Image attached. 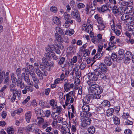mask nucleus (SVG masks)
I'll use <instances>...</instances> for the list:
<instances>
[{
	"label": "nucleus",
	"mask_w": 134,
	"mask_h": 134,
	"mask_svg": "<svg viewBox=\"0 0 134 134\" xmlns=\"http://www.w3.org/2000/svg\"><path fill=\"white\" fill-rule=\"evenodd\" d=\"M97 110L98 112L101 114H103L104 112V109L101 107H98L97 108Z\"/></svg>",
	"instance_id": "864d4df0"
},
{
	"label": "nucleus",
	"mask_w": 134,
	"mask_h": 134,
	"mask_svg": "<svg viewBox=\"0 0 134 134\" xmlns=\"http://www.w3.org/2000/svg\"><path fill=\"white\" fill-rule=\"evenodd\" d=\"M59 114H58L57 113L55 112H53L51 114V116L52 118L54 119H57V118L58 117Z\"/></svg>",
	"instance_id": "37998d69"
},
{
	"label": "nucleus",
	"mask_w": 134,
	"mask_h": 134,
	"mask_svg": "<svg viewBox=\"0 0 134 134\" xmlns=\"http://www.w3.org/2000/svg\"><path fill=\"white\" fill-rule=\"evenodd\" d=\"M121 10L115 5H114L113 8V12L114 14L120 15L121 13Z\"/></svg>",
	"instance_id": "f3484780"
},
{
	"label": "nucleus",
	"mask_w": 134,
	"mask_h": 134,
	"mask_svg": "<svg viewBox=\"0 0 134 134\" xmlns=\"http://www.w3.org/2000/svg\"><path fill=\"white\" fill-rule=\"evenodd\" d=\"M73 93V91H71L68 93L66 95H64V100H65V97L66 96V99L65 100V104H63V106L65 109L66 106L68 107V109L71 108L70 105H71L70 104V103H72L74 101V98L72 96Z\"/></svg>",
	"instance_id": "f257e3e1"
},
{
	"label": "nucleus",
	"mask_w": 134,
	"mask_h": 134,
	"mask_svg": "<svg viewBox=\"0 0 134 134\" xmlns=\"http://www.w3.org/2000/svg\"><path fill=\"white\" fill-rule=\"evenodd\" d=\"M99 69L104 72H106L108 70V68L107 67L106 65L103 63H101L99 65Z\"/></svg>",
	"instance_id": "dca6fc26"
},
{
	"label": "nucleus",
	"mask_w": 134,
	"mask_h": 134,
	"mask_svg": "<svg viewBox=\"0 0 134 134\" xmlns=\"http://www.w3.org/2000/svg\"><path fill=\"white\" fill-rule=\"evenodd\" d=\"M54 65V63L52 62H51L47 63V65H46V68L47 70H50V69L51 67H53Z\"/></svg>",
	"instance_id": "72a5a7b5"
},
{
	"label": "nucleus",
	"mask_w": 134,
	"mask_h": 134,
	"mask_svg": "<svg viewBox=\"0 0 134 134\" xmlns=\"http://www.w3.org/2000/svg\"><path fill=\"white\" fill-rule=\"evenodd\" d=\"M16 85L21 89H23L25 87L24 82L22 83V81L20 80H18Z\"/></svg>",
	"instance_id": "2f4dec72"
},
{
	"label": "nucleus",
	"mask_w": 134,
	"mask_h": 134,
	"mask_svg": "<svg viewBox=\"0 0 134 134\" xmlns=\"http://www.w3.org/2000/svg\"><path fill=\"white\" fill-rule=\"evenodd\" d=\"M31 116L32 112L31 111H29L25 114V116L27 122L29 123L30 122Z\"/></svg>",
	"instance_id": "ddd939ff"
},
{
	"label": "nucleus",
	"mask_w": 134,
	"mask_h": 134,
	"mask_svg": "<svg viewBox=\"0 0 134 134\" xmlns=\"http://www.w3.org/2000/svg\"><path fill=\"white\" fill-rule=\"evenodd\" d=\"M91 98H92L91 95H86L84 97L83 99L82 100L83 104H88L90 102Z\"/></svg>",
	"instance_id": "a211bd4d"
},
{
	"label": "nucleus",
	"mask_w": 134,
	"mask_h": 134,
	"mask_svg": "<svg viewBox=\"0 0 134 134\" xmlns=\"http://www.w3.org/2000/svg\"><path fill=\"white\" fill-rule=\"evenodd\" d=\"M130 2L126 1L125 0H121L119 2V4L122 7L128 5L130 4Z\"/></svg>",
	"instance_id": "b1692460"
},
{
	"label": "nucleus",
	"mask_w": 134,
	"mask_h": 134,
	"mask_svg": "<svg viewBox=\"0 0 134 134\" xmlns=\"http://www.w3.org/2000/svg\"><path fill=\"white\" fill-rule=\"evenodd\" d=\"M71 16L73 19H75L77 22L80 23L81 21V18L80 15L77 9H75L72 11L71 13Z\"/></svg>",
	"instance_id": "39448f33"
},
{
	"label": "nucleus",
	"mask_w": 134,
	"mask_h": 134,
	"mask_svg": "<svg viewBox=\"0 0 134 134\" xmlns=\"http://www.w3.org/2000/svg\"><path fill=\"white\" fill-rule=\"evenodd\" d=\"M84 54L83 56L84 57H86L87 56H88L90 53V52L89 51L88 49H87L84 50Z\"/></svg>",
	"instance_id": "c03bdc74"
},
{
	"label": "nucleus",
	"mask_w": 134,
	"mask_h": 134,
	"mask_svg": "<svg viewBox=\"0 0 134 134\" xmlns=\"http://www.w3.org/2000/svg\"><path fill=\"white\" fill-rule=\"evenodd\" d=\"M64 88L66 92H68L71 89L73 88L74 85L69 81L67 79H64L63 81Z\"/></svg>",
	"instance_id": "20e7f679"
},
{
	"label": "nucleus",
	"mask_w": 134,
	"mask_h": 134,
	"mask_svg": "<svg viewBox=\"0 0 134 134\" xmlns=\"http://www.w3.org/2000/svg\"><path fill=\"white\" fill-rule=\"evenodd\" d=\"M12 94H13L14 97H16V96H17L18 99H19L20 98V96L21 95V92L20 90H18L16 89L12 92Z\"/></svg>",
	"instance_id": "2eb2a0df"
},
{
	"label": "nucleus",
	"mask_w": 134,
	"mask_h": 134,
	"mask_svg": "<svg viewBox=\"0 0 134 134\" xmlns=\"http://www.w3.org/2000/svg\"><path fill=\"white\" fill-rule=\"evenodd\" d=\"M57 105L55 104V109L56 108V110L55 112L57 113H61L62 111V108L60 106H57Z\"/></svg>",
	"instance_id": "4d7b16f0"
},
{
	"label": "nucleus",
	"mask_w": 134,
	"mask_h": 134,
	"mask_svg": "<svg viewBox=\"0 0 134 134\" xmlns=\"http://www.w3.org/2000/svg\"><path fill=\"white\" fill-rule=\"evenodd\" d=\"M13 95L12 96V94L10 95L9 96H8V98L9 99H11V102H13L15 101V99L16 98V97H15L13 96V94H12Z\"/></svg>",
	"instance_id": "13d9d810"
},
{
	"label": "nucleus",
	"mask_w": 134,
	"mask_h": 134,
	"mask_svg": "<svg viewBox=\"0 0 134 134\" xmlns=\"http://www.w3.org/2000/svg\"><path fill=\"white\" fill-rule=\"evenodd\" d=\"M53 120V121L52 122L51 125L53 127L56 128L58 126V121H57V120L56 119H54Z\"/></svg>",
	"instance_id": "a19ab883"
},
{
	"label": "nucleus",
	"mask_w": 134,
	"mask_h": 134,
	"mask_svg": "<svg viewBox=\"0 0 134 134\" xmlns=\"http://www.w3.org/2000/svg\"><path fill=\"white\" fill-rule=\"evenodd\" d=\"M133 11V8L132 6H129L126 7L124 10V12L125 13H130Z\"/></svg>",
	"instance_id": "bb28decb"
},
{
	"label": "nucleus",
	"mask_w": 134,
	"mask_h": 134,
	"mask_svg": "<svg viewBox=\"0 0 134 134\" xmlns=\"http://www.w3.org/2000/svg\"><path fill=\"white\" fill-rule=\"evenodd\" d=\"M73 23V21L71 20H66L63 25V26L65 28H67L71 24Z\"/></svg>",
	"instance_id": "393cba45"
},
{
	"label": "nucleus",
	"mask_w": 134,
	"mask_h": 134,
	"mask_svg": "<svg viewBox=\"0 0 134 134\" xmlns=\"http://www.w3.org/2000/svg\"><path fill=\"white\" fill-rule=\"evenodd\" d=\"M131 17H130L129 15H127L126 13H125L122 15L121 17V19L125 21L124 23L126 24L125 22L126 21H129L130 20V19Z\"/></svg>",
	"instance_id": "412c9836"
},
{
	"label": "nucleus",
	"mask_w": 134,
	"mask_h": 134,
	"mask_svg": "<svg viewBox=\"0 0 134 134\" xmlns=\"http://www.w3.org/2000/svg\"><path fill=\"white\" fill-rule=\"evenodd\" d=\"M74 32V31L73 30H66L65 31V35H68L71 36L73 35Z\"/></svg>",
	"instance_id": "79ce46f5"
},
{
	"label": "nucleus",
	"mask_w": 134,
	"mask_h": 134,
	"mask_svg": "<svg viewBox=\"0 0 134 134\" xmlns=\"http://www.w3.org/2000/svg\"><path fill=\"white\" fill-rule=\"evenodd\" d=\"M132 54L130 51H127L125 54V58L126 60H130L131 58H132Z\"/></svg>",
	"instance_id": "6ab92c4d"
},
{
	"label": "nucleus",
	"mask_w": 134,
	"mask_h": 134,
	"mask_svg": "<svg viewBox=\"0 0 134 134\" xmlns=\"http://www.w3.org/2000/svg\"><path fill=\"white\" fill-rule=\"evenodd\" d=\"M35 112L36 114H41V109L38 108H36L35 109Z\"/></svg>",
	"instance_id": "69168bd1"
},
{
	"label": "nucleus",
	"mask_w": 134,
	"mask_h": 134,
	"mask_svg": "<svg viewBox=\"0 0 134 134\" xmlns=\"http://www.w3.org/2000/svg\"><path fill=\"white\" fill-rule=\"evenodd\" d=\"M73 124L70 127L72 131L73 132H75L76 130V127L77 125V122H73Z\"/></svg>",
	"instance_id": "c756f323"
},
{
	"label": "nucleus",
	"mask_w": 134,
	"mask_h": 134,
	"mask_svg": "<svg viewBox=\"0 0 134 134\" xmlns=\"http://www.w3.org/2000/svg\"><path fill=\"white\" fill-rule=\"evenodd\" d=\"M86 65L85 62L83 61L80 65V68L82 70H83L86 68Z\"/></svg>",
	"instance_id": "5fc2aeb1"
},
{
	"label": "nucleus",
	"mask_w": 134,
	"mask_h": 134,
	"mask_svg": "<svg viewBox=\"0 0 134 134\" xmlns=\"http://www.w3.org/2000/svg\"><path fill=\"white\" fill-rule=\"evenodd\" d=\"M97 9L99 12L100 13L104 12L108 9L107 4H104L101 7L97 8Z\"/></svg>",
	"instance_id": "f8f14e48"
},
{
	"label": "nucleus",
	"mask_w": 134,
	"mask_h": 134,
	"mask_svg": "<svg viewBox=\"0 0 134 134\" xmlns=\"http://www.w3.org/2000/svg\"><path fill=\"white\" fill-rule=\"evenodd\" d=\"M28 85L30 86L26 85L25 86V89L28 91L31 92H33L34 90V88L33 87V82L31 81Z\"/></svg>",
	"instance_id": "4468645a"
},
{
	"label": "nucleus",
	"mask_w": 134,
	"mask_h": 134,
	"mask_svg": "<svg viewBox=\"0 0 134 134\" xmlns=\"http://www.w3.org/2000/svg\"><path fill=\"white\" fill-rule=\"evenodd\" d=\"M102 92L103 90L102 87L99 86L96 89L95 93L91 94V98L92 99H99L100 97V94L102 93Z\"/></svg>",
	"instance_id": "7ed1b4c3"
},
{
	"label": "nucleus",
	"mask_w": 134,
	"mask_h": 134,
	"mask_svg": "<svg viewBox=\"0 0 134 134\" xmlns=\"http://www.w3.org/2000/svg\"><path fill=\"white\" fill-rule=\"evenodd\" d=\"M112 119L114 124L116 125H118L120 123V119L115 116H113Z\"/></svg>",
	"instance_id": "cd10ccee"
},
{
	"label": "nucleus",
	"mask_w": 134,
	"mask_h": 134,
	"mask_svg": "<svg viewBox=\"0 0 134 134\" xmlns=\"http://www.w3.org/2000/svg\"><path fill=\"white\" fill-rule=\"evenodd\" d=\"M24 79L25 82L27 84H29L30 82V79L29 77V76H27L26 77H25V78H23Z\"/></svg>",
	"instance_id": "0e129e2a"
},
{
	"label": "nucleus",
	"mask_w": 134,
	"mask_h": 134,
	"mask_svg": "<svg viewBox=\"0 0 134 134\" xmlns=\"http://www.w3.org/2000/svg\"><path fill=\"white\" fill-rule=\"evenodd\" d=\"M92 42L96 44H98L101 41L96 36H93L91 39Z\"/></svg>",
	"instance_id": "c85d7f7f"
},
{
	"label": "nucleus",
	"mask_w": 134,
	"mask_h": 134,
	"mask_svg": "<svg viewBox=\"0 0 134 134\" xmlns=\"http://www.w3.org/2000/svg\"><path fill=\"white\" fill-rule=\"evenodd\" d=\"M29 74L30 75L34 82L36 83H38L39 82V80L34 72H29Z\"/></svg>",
	"instance_id": "9d476101"
},
{
	"label": "nucleus",
	"mask_w": 134,
	"mask_h": 134,
	"mask_svg": "<svg viewBox=\"0 0 134 134\" xmlns=\"http://www.w3.org/2000/svg\"><path fill=\"white\" fill-rule=\"evenodd\" d=\"M77 6L78 9H81L84 8L85 5L84 4L80 3L77 4Z\"/></svg>",
	"instance_id": "052dcab7"
},
{
	"label": "nucleus",
	"mask_w": 134,
	"mask_h": 134,
	"mask_svg": "<svg viewBox=\"0 0 134 134\" xmlns=\"http://www.w3.org/2000/svg\"><path fill=\"white\" fill-rule=\"evenodd\" d=\"M100 77L102 79L103 81L104 80L107 82L108 80L107 77L104 73H102L100 75Z\"/></svg>",
	"instance_id": "49530a36"
},
{
	"label": "nucleus",
	"mask_w": 134,
	"mask_h": 134,
	"mask_svg": "<svg viewBox=\"0 0 134 134\" xmlns=\"http://www.w3.org/2000/svg\"><path fill=\"white\" fill-rule=\"evenodd\" d=\"M75 76L77 78H79L81 76V72L79 70L77 67V68L75 69Z\"/></svg>",
	"instance_id": "ea45409f"
},
{
	"label": "nucleus",
	"mask_w": 134,
	"mask_h": 134,
	"mask_svg": "<svg viewBox=\"0 0 134 134\" xmlns=\"http://www.w3.org/2000/svg\"><path fill=\"white\" fill-rule=\"evenodd\" d=\"M45 57H43L42 58V63L43 65L46 67V65L48 63V62Z\"/></svg>",
	"instance_id": "6e6d98bb"
},
{
	"label": "nucleus",
	"mask_w": 134,
	"mask_h": 134,
	"mask_svg": "<svg viewBox=\"0 0 134 134\" xmlns=\"http://www.w3.org/2000/svg\"><path fill=\"white\" fill-rule=\"evenodd\" d=\"M101 105L102 106L104 107H109L110 106V104L109 102L107 100H105L102 102Z\"/></svg>",
	"instance_id": "473e14b6"
},
{
	"label": "nucleus",
	"mask_w": 134,
	"mask_h": 134,
	"mask_svg": "<svg viewBox=\"0 0 134 134\" xmlns=\"http://www.w3.org/2000/svg\"><path fill=\"white\" fill-rule=\"evenodd\" d=\"M88 84L90 86L89 87V92L90 93L94 94L95 93V91L99 85L96 84V82L91 83L89 82Z\"/></svg>",
	"instance_id": "423d86ee"
},
{
	"label": "nucleus",
	"mask_w": 134,
	"mask_h": 134,
	"mask_svg": "<svg viewBox=\"0 0 134 134\" xmlns=\"http://www.w3.org/2000/svg\"><path fill=\"white\" fill-rule=\"evenodd\" d=\"M56 33L55 34V39L58 42H63L64 40L61 36L59 34L63 35L64 34V33L61 29L59 27H56L55 28Z\"/></svg>",
	"instance_id": "f03ea898"
},
{
	"label": "nucleus",
	"mask_w": 134,
	"mask_h": 134,
	"mask_svg": "<svg viewBox=\"0 0 134 134\" xmlns=\"http://www.w3.org/2000/svg\"><path fill=\"white\" fill-rule=\"evenodd\" d=\"M83 105L82 107V109L83 111L85 112H88L90 109V108L89 105L87 104H83Z\"/></svg>",
	"instance_id": "a878e982"
},
{
	"label": "nucleus",
	"mask_w": 134,
	"mask_h": 134,
	"mask_svg": "<svg viewBox=\"0 0 134 134\" xmlns=\"http://www.w3.org/2000/svg\"><path fill=\"white\" fill-rule=\"evenodd\" d=\"M97 3L95 1H93L92 3L91 4H88V6L89 8H90V9L91 10V11L90 12V13L92 12V13H94V10L96 9L97 7Z\"/></svg>",
	"instance_id": "9b49d317"
},
{
	"label": "nucleus",
	"mask_w": 134,
	"mask_h": 134,
	"mask_svg": "<svg viewBox=\"0 0 134 134\" xmlns=\"http://www.w3.org/2000/svg\"><path fill=\"white\" fill-rule=\"evenodd\" d=\"M82 93V88H79L78 91V94L77 97L78 98V99H80L81 98V94Z\"/></svg>",
	"instance_id": "09e8293b"
},
{
	"label": "nucleus",
	"mask_w": 134,
	"mask_h": 134,
	"mask_svg": "<svg viewBox=\"0 0 134 134\" xmlns=\"http://www.w3.org/2000/svg\"><path fill=\"white\" fill-rule=\"evenodd\" d=\"M68 125V124L66 122L64 121L62 123V129H63L65 131H66V129L68 127L67 126Z\"/></svg>",
	"instance_id": "58836bf2"
},
{
	"label": "nucleus",
	"mask_w": 134,
	"mask_h": 134,
	"mask_svg": "<svg viewBox=\"0 0 134 134\" xmlns=\"http://www.w3.org/2000/svg\"><path fill=\"white\" fill-rule=\"evenodd\" d=\"M24 129L23 128H20L18 129L17 134H23L24 132Z\"/></svg>",
	"instance_id": "338daca9"
},
{
	"label": "nucleus",
	"mask_w": 134,
	"mask_h": 134,
	"mask_svg": "<svg viewBox=\"0 0 134 134\" xmlns=\"http://www.w3.org/2000/svg\"><path fill=\"white\" fill-rule=\"evenodd\" d=\"M95 75L97 76L100 75L102 74V72L100 69H96L93 72Z\"/></svg>",
	"instance_id": "e433bc0d"
},
{
	"label": "nucleus",
	"mask_w": 134,
	"mask_h": 134,
	"mask_svg": "<svg viewBox=\"0 0 134 134\" xmlns=\"http://www.w3.org/2000/svg\"><path fill=\"white\" fill-rule=\"evenodd\" d=\"M49 104L51 105L52 106V109H55V105H57V104L54 99L51 100L49 102Z\"/></svg>",
	"instance_id": "a18cd8bd"
},
{
	"label": "nucleus",
	"mask_w": 134,
	"mask_h": 134,
	"mask_svg": "<svg viewBox=\"0 0 134 134\" xmlns=\"http://www.w3.org/2000/svg\"><path fill=\"white\" fill-rule=\"evenodd\" d=\"M53 21L54 24L58 25H60V21L59 18L57 17H54L53 18Z\"/></svg>",
	"instance_id": "f704fd0d"
},
{
	"label": "nucleus",
	"mask_w": 134,
	"mask_h": 134,
	"mask_svg": "<svg viewBox=\"0 0 134 134\" xmlns=\"http://www.w3.org/2000/svg\"><path fill=\"white\" fill-rule=\"evenodd\" d=\"M34 127L33 125H28L26 127L27 131L30 132L31 131L34 129Z\"/></svg>",
	"instance_id": "de8ad7c7"
},
{
	"label": "nucleus",
	"mask_w": 134,
	"mask_h": 134,
	"mask_svg": "<svg viewBox=\"0 0 134 134\" xmlns=\"http://www.w3.org/2000/svg\"><path fill=\"white\" fill-rule=\"evenodd\" d=\"M104 62L107 65L110 66L112 63L111 57H105L104 58Z\"/></svg>",
	"instance_id": "4be33fe9"
},
{
	"label": "nucleus",
	"mask_w": 134,
	"mask_h": 134,
	"mask_svg": "<svg viewBox=\"0 0 134 134\" xmlns=\"http://www.w3.org/2000/svg\"><path fill=\"white\" fill-rule=\"evenodd\" d=\"M93 30L92 25L90 24L86 28H85L86 31L91 35H92V31Z\"/></svg>",
	"instance_id": "5701e85b"
},
{
	"label": "nucleus",
	"mask_w": 134,
	"mask_h": 134,
	"mask_svg": "<svg viewBox=\"0 0 134 134\" xmlns=\"http://www.w3.org/2000/svg\"><path fill=\"white\" fill-rule=\"evenodd\" d=\"M86 112L83 111V112H81L80 113V119H81V120H82V119L83 120V119L85 118H86Z\"/></svg>",
	"instance_id": "bf43d9fd"
},
{
	"label": "nucleus",
	"mask_w": 134,
	"mask_h": 134,
	"mask_svg": "<svg viewBox=\"0 0 134 134\" xmlns=\"http://www.w3.org/2000/svg\"><path fill=\"white\" fill-rule=\"evenodd\" d=\"M70 108H71L72 112L70 113L69 111H68V115L69 120L72 122H77L75 119V116L74 114L75 113L76 111L75 110V108L73 105H70Z\"/></svg>",
	"instance_id": "0eeeda50"
},
{
	"label": "nucleus",
	"mask_w": 134,
	"mask_h": 134,
	"mask_svg": "<svg viewBox=\"0 0 134 134\" xmlns=\"http://www.w3.org/2000/svg\"><path fill=\"white\" fill-rule=\"evenodd\" d=\"M34 131L36 133V134H42V132L39 129L37 128H35L34 129Z\"/></svg>",
	"instance_id": "603ef678"
},
{
	"label": "nucleus",
	"mask_w": 134,
	"mask_h": 134,
	"mask_svg": "<svg viewBox=\"0 0 134 134\" xmlns=\"http://www.w3.org/2000/svg\"><path fill=\"white\" fill-rule=\"evenodd\" d=\"M90 119L86 118L83 120L82 119V125L83 127H86L87 125H90L91 122Z\"/></svg>",
	"instance_id": "1a4fd4ad"
},
{
	"label": "nucleus",
	"mask_w": 134,
	"mask_h": 134,
	"mask_svg": "<svg viewBox=\"0 0 134 134\" xmlns=\"http://www.w3.org/2000/svg\"><path fill=\"white\" fill-rule=\"evenodd\" d=\"M46 49L47 53H49L51 54V55H53V51H52L51 49L49 48L48 46L46 48Z\"/></svg>",
	"instance_id": "680f3d73"
},
{
	"label": "nucleus",
	"mask_w": 134,
	"mask_h": 134,
	"mask_svg": "<svg viewBox=\"0 0 134 134\" xmlns=\"http://www.w3.org/2000/svg\"><path fill=\"white\" fill-rule=\"evenodd\" d=\"M114 111V109L112 108H109L107 110V115L108 116H111L113 114Z\"/></svg>",
	"instance_id": "c9c22d12"
},
{
	"label": "nucleus",
	"mask_w": 134,
	"mask_h": 134,
	"mask_svg": "<svg viewBox=\"0 0 134 134\" xmlns=\"http://www.w3.org/2000/svg\"><path fill=\"white\" fill-rule=\"evenodd\" d=\"M130 20L129 21H126L125 22L126 24V25H129V24H131L132 22H133L134 23V18L131 17Z\"/></svg>",
	"instance_id": "774afa93"
},
{
	"label": "nucleus",
	"mask_w": 134,
	"mask_h": 134,
	"mask_svg": "<svg viewBox=\"0 0 134 134\" xmlns=\"http://www.w3.org/2000/svg\"><path fill=\"white\" fill-rule=\"evenodd\" d=\"M51 120H50L49 122L47 121V120H45L44 121V122L42 125H41V127L43 129H45L49 125L50 122H51Z\"/></svg>",
	"instance_id": "7c9ffc66"
},
{
	"label": "nucleus",
	"mask_w": 134,
	"mask_h": 134,
	"mask_svg": "<svg viewBox=\"0 0 134 134\" xmlns=\"http://www.w3.org/2000/svg\"><path fill=\"white\" fill-rule=\"evenodd\" d=\"M36 123L38 124V125L41 126L42 125L44 122V119H43L41 117H37V118L35 119Z\"/></svg>",
	"instance_id": "aec40b11"
},
{
	"label": "nucleus",
	"mask_w": 134,
	"mask_h": 134,
	"mask_svg": "<svg viewBox=\"0 0 134 134\" xmlns=\"http://www.w3.org/2000/svg\"><path fill=\"white\" fill-rule=\"evenodd\" d=\"M99 25L98 26V29L99 30L102 31L104 30L105 27L103 23L101 24H99Z\"/></svg>",
	"instance_id": "8fccbe9b"
},
{
	"label": "nucleus",
	"mask_w": 134,
	"mask_h": 134,
	"mask_svg": "<svg viewBox=\"0 0 134 134\" xmlns=\"http://www.w3.org/2000/svg\"><path fill=\"white\" fill-rule=\"evenodd\" d=\"M87 131L90 134H93L95 132V128L93 126L89 127L87 129Z\"/></svg>",
	"instance_id": "4c0bfd02"
},
{
	"label": "nucleus",
	"mask_w": 134,
	"mask_h": 134,
	"mask_svg": "<svg viewBox=\"0 0 134 134\" xmlns=\"http://www.w3.org/2000/svg\"><path fill=\"white\" fill-rule=\"evenodd\" d=\"M5 74V72L4 71L0 72V84L1 83L3 80V76Z\"/></svg>",
	"instance_id": "e2e57ef3"
},
{
	"label": "nucleus",
	"mask_w": 134,
	"mask_h": 134,
	"mask_svg": "<svg viewBox=\"0 0 134 134\" xmlns=\"http://www.w3.org/2000/svg\"><path fill=\"white\" fill-rule=\"evenodd\" d=\"M88 76H89V80L87 81V83L89 82L92 83L96 82L95 81H97L98 79V76L94 74L93 73L89 74L88 75Z\"/></svg>",
	"instance_id": "6e6552de"
},
{
	"label": "nucleus",
	"mask_w": 134,
	"mask_h": 134,
	"mask_svg": "<svg viewBox=\"0 0 134 134\" xmlns=\"http://www.w3.org/2000/svg\"><path fill=\"white\" fill-rule=\"evenodd\" d=\"M7 132L9 134H13L14 132V129L13 128L9 127L7 129Z\"/></svg>",
	"instance_id": "3c124183"
}]
</instances>
